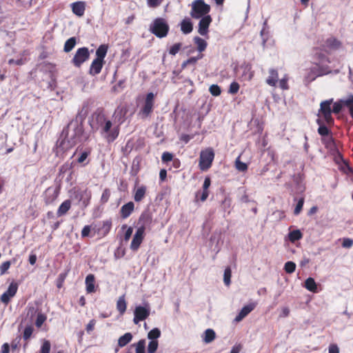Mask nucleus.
Returning a JSON list of instances; mask_svg holds the SVG:
<instances>
[{
    "label": "nucleus",
    "mask_w": 353,
    "mask_h": 353,
    "mask_svg": "<svg viewBox=\"0 0 353 353\" xmlns=\"http://www.w3.org/2000/svg\"><path fill=\"white\" fill-rule=\"evenodd\" d=\"M91 232V226L85 225L81 230V237L85 238L90 235Z\"/></svg>",
    "instance_id": "62"
},
{
    "label": "nucleus",
    "mask_w": 353,
    "mask_h": 353,
    "mask_svg": "<svg viewBox=\"0 0 353 353\" xmlns=\"http://www.w3.org/2000/svg\"><path fill=\"white\" fill-rule=\"evenodd\" d=\"M112 228L111 220H106L103 222L102 225L98 229V233L103 236H106Z\"/></svg>",
    "instance_id": "27"
},
{
    "label": "nucleus",
    "mask_w": 353,
    "mask_h": 353,
    "mask_svg": "<svg viewBox=\"0 0 353 353\" xmlns=\"http://www.w3.org/2000/svg\"><path fill=\"white\" fill-rule=\"evenodd\" d=\"M194 42L196 45V49L199 52H203L207 48V42L199 37H195L194 38Z\"/></svg>",
    "instance_id": "30"
},
{
    "label": "nucleus",
    "mask_w": 353,
    "mask_h": 353,
    "mask_svg": "<svg viewBox=\"0 0 353 353\" xmlns=\"http://www.w3.org/2000/svg\"><path fill=\"white\" fill-rule=\"evenodd\" d=\"M269 77L266 79V83L270 86L275 87L279 81V73L275 69L271 68L269 70Z\"/></svg>",
    "instance_id": "23"
},
{
    "label": "nucleus",
    "mask_w": 353,
    "mask_h": 353,
    "mask_svg": "<svg viewBox=\"0 0 353 353\" xmlns=\"http://www.w3.org/2000/svg\"><path fill=\"white\" fill-rule=\"evenodd\" d=\"M182 43H174L173 46H172L169 50V53L171 55H175L176 54L179 50L181 49Z\"/></svg>",
    "instance_id": "49"
},
{
    "label": "nucleus",
    "mask_w": 353,
    "mask_h": 353,
    "mask_svg": "<svg viewBox=\"0 0 353 353\" xmlns=\"http://www.w3.org/2000/svg\"><path fill=\"white\" fill-rule=\"evenodd\" d=\"M71 205H72V203L70 199H67V200L64 201L60 205V206L59 207V208L57 210V216H61L65 214L70 209Z\"/></svg>",
    "instance_id": "24"
},
{
    "label": "nucleus",
    "mask_w": 353,
    "mask_h": 353,
    "mask_svg": "<svg viewBox=\"0 0 353 353\" xmlns=\"http://www.w3.org/2000/svg\"><path fill=\"white\" fill-rule=\"evenodd\" d=\"M285 271L288 274L293 273L296 270V264L292 261H288L284 265Z\"/></svg>",
    "instance_id": "41"
},
{
    "label": "nucleus",
    "mask_w": 353,
    "mask_h": 353,
    "mask_svg": "<svg viewBox=\"0 0 353 353\" xmlns=\"http://www.w3.org/2000/svg\"><path fill=\"white\" fill-rule=\"evenodd\" d=\"M110 197V190L108 188H105L101 195V202L102 203H105L109 201Z\"/></svg>",
    "instance_id": "52"
},
{
    "label": "nucleus",
    "mask_w": 353,
    "mask_h": 353,
    "mask_svg": "<svg viewBox=\"0 0 353 353\" xmlns=\"http://www.w3.org/2000/svg\"><path fill=\"white\" fill-rule=\"evenodd\" d=\"M239 84L236 81H233L230 85L228 92L231 94H235L239 92Z\"/></svg>",
    "instance_id": "47"
},
{
    "label": "nucleus",
    "mask_w": 353,
    "mask_h": 353,
    "mask_svg": "<svg viewBox=\"0 0 353 353\" xmlns=\"http://www.w3.org/2000/svg\"><path fill=\"white\" fill-rule=\"evenodd\" d=\"M104 64V61L94 59L90 67L89 74L92 76H95L99 74L102 70Z\"/></svg>",
    "instance_id": "19"
},
{
    "label": "nucleus",
    "mask_w": 353,
    "mask_h": 353,
    "mask_svg": "<svg viewBox=\"0 0 353 353\" xmlns=\"http://www.w3.org/2000/svg\"><path fill=\"white\" fill-rule=\"evenodd\" d=\"M83 119L77 114L67 125L63 132H65V139L68 143V148H72L81 142L84 139Z\"/></svg>",
    "instance_id": "2"
},
{
    "label": "nucleus",
    "mask_w": 353,
    "mask_h": 353,
    "mask_svg": "<svg viewBox=\"0 0 353 353\" xmlns=\"http://www.w3.org/2000/svg\"><path fill=\"white\" fill-rule=\"evenodd\" d=\"M90 125L92 130H99L101 136L108 142L112 143L119 135V124L114 125L103 110H96L91 117Z\"/></svg>",
    "instance_id": "1"
},
{
    "label": "nucleus",
    "mask_w": 353,
    "mask_h": 353,
    "mask_svg": "<svg viewBox=\"0 0 353 353\" xmlns=\"http://www.w3.org/2000/svg\"><path fill=\"white\" fill-rule=\"evenodd\" d=\"M303 204H304V198L301 197L298 201L296 205L294 208V214L295 215H298L300 214V212H301V210L303 209Z\"/></svg>",
    "instance_id": "51"
},
{
    "label": "nucleus",
    "mask_w": 353,
    "mask_h": 353,
    "mask_svg": "<svg viewBox=\"0 0 353 353\" xmlns=\"http://www.w3.org/2000/svg\"><path fill=\"white\" fill-rule=\"evenodd\" d=\"M59 190L57 188L49 187L43 194V201L46 205L52 204L58 197Z\"/></svg>",
    "instance_id": "13"
},
{
    "label": "nucleus",
    "mask_w": 353,
    "mask_h": 353,
    "mask_svg": "<svg viewBox=\"0 0 353 353\" xmlns=\"http://www.w3.org/2000/svg\"><path fill=\"white\" fill-rule=\"evenodd\" d=\"M343 105H344V104L343 103L342 99L334 103L332 112L334 114H339L341 111Z\"/></svg>",
    "instance_id": "50"
},
{
    "label": "nucleus",
    "mask_w": 353,
    "mask_h": 353,
    "mask_svg": "<svg viewBox=\"0 0 353 353\" xmlns=\"http://www.w3.org/2000/svg\"><path fill=\"white\" fill-rule=\"evenodd\" d=\"M209 91H210V94L214 97H218L221 93V88L218 85H216V84H213V85H210L209 88Z\"/></svg>",
    "instance_id": "42"
},
{
    "label": "nucleus",
    "mask_w": 353,
    "mask_h": 353,
    "mask_svg": "<svg viewBox=\"0 0 353 353\" xmlns=\"http://www.w3.org/2000/svg\"><path fill=\"white\" fill-rule=\"evenodd\" d=\"M95 325H96V320L95 319L90 320L85 327L87 333L90 334L94 330Z\"/></svg>",
    "instance_id": "59"
},
{
    "label": "nucleus",
    "mask_w": 353,
    "mask_h": 353,
    "mask_svg": "<svg viewBox=\"0 0 353 353\" xmlns=\"http://www.w3.org/2000/svg\"><path fill=\"white\" fill-rule=\"evenodd\" d=\"M257 305L256 302H251L244 305L239 313L235 317V321L239 322L248 316Z\"/></svg>",
    "instance_id": "16"
},
{
    "label": "nucleus",
    "mask_w": 353,
    "mask_h": 353,
    "mask_svg": "<svg viewBox=\"0 0 353 353\" xmlns=\"http://www.w3.org/2000/svg\"><path fill=\"white\" fill-rule=\"evenodd\" d=\"M210 6L203 0H194L191 5L190 16L193 19H200L202 17L209 15Z\"/></svg>",
    "instance_id": "7"
},
{
    "label": "nucleus",
    "mask_w": 353,
    "mask_h": 353,
    "mask_svg": "<svg viewBox=\"0 0 353 353\" xmlns=\"http://www.w3.org/2000/svg\"><path fill=\"white\" fill-rule=\"evenodd\" d=\"M180 27L181 32L188 34L192 32L193 30V24L190 18L185 17L180 23Z\"/></svg>",
    "instance_id": "21"
},
{
    "label": "nucleus",
    "mask_w": 353,
    "mask_h": 353,
    "mask_svg": "<svg viewBox=\"0 0 353 353\" xmlns=\"http://www.w3.org/2000/svg\"><path fill=\"white\" fill-rule=\"evenodd\" d=\"M333 103V99L323 101L320 103V108L317 116L319 118L323 117L325 123L332 126L334 125V120L332 116V109H331V105Z\"/></svg>",
    "instance_id": "6"
},
{
    "label": "nucleus",
    "mask_w": 353,
    "mask_h": 353,
    "mask_svg": "<svg viewBox=\"0 0 353 353\" xmlns=\"http://www.w3.org/2000/svg\"><path fill=\"white\" fill-rule=\"evenodd\" d=\"M50 343L48 341H45L41 347L40 353H50Z\"/></svg>",
    "instance_id": "55"
},
{
    "label": "nucleus",
    "mask_w": 353,
    "mask_h": 353,
    "mask_svg": "<svg viewBox=\"0 0 353 353\" xmlns=\"http://www.w3.org/2000/svg\"><path fill=\"white\" fill-rule=\"evenodd\" d=\"M161 159L163 162L171 161L173 159V154L168 152H165L163 153Z\"/></svg>",
    "instance_id": "61"
},
{
    "label": "nucleus",
    "mask_w": 353,
    "mask_h": 353,
    "mask_svg": "<svg viewBox=\"0 0 353 353\" xmlns=\"http://www.w3.org/2000/svg\"><path fill=\"white\" fill-rule=\"evenodd\" d=\"M145 230V224L139 226L137 228V230L132 238L131 244H130V249L132 250L137 251L139 248V247L144 239Z\"/></svg>",
    "instance_id": "10"
},
{
    "label": "nucleus",
    "mask_w": 353,
    "mask_h": 353,
    "mask_svg": "<svg viewBox=\"0 0 353 353\" xmlns=\"http://www.w3.org/2000/svg\"><path fill=\"white\" fill-rule=\"evenodd\" d=\"M342 46L341 42L335 37H330L327 39L324 43L321 46L319 50L329 52L332 50L339 49Z\"/></svg>",
    "instance_id": "11"
},
{
    "label": "nucleus",
    "mask_w": 353,
    "mask_h": 353,
    "mask_svg": "<svg viewBox=\"0 0 353 353\" xmlns=\"http://www.w3.org/2000/svg\"><path fill=\"white\" fill-rule=\"evenodd\" d=\"M303 238V234L299 230H294L289 232L288 239L291 243H294Z\"/></svg>",
    "instance_id": "31"
},
{
    "label": "nucleus",
    "mask_w": 353,
    "mask_h": 353,
    "mask_svg": "<svg viewBox=\"0 0 353 353\" xmlns=\"http://www.w3.org/2000/svg\"><path fill=\"white\" fill-rule=\"evenodd\" d=\"M85 283L87 293L95 292V277L94 274H89L85 278Z\"/></svg>",
    "instance_id": "22"
},
{
    "label": "nucleus",
    "mask_w": 353,
    "mask_h": 353,
    "mask_svg": "<svg viewBox=\"0 0 353 353\" xmlns=\"http://www.w3.org/2000/svg\"><path fill=\"white\" fill-rule=\"evenodd\" d=\"M159 343L157 341H150L148 345V353H155L158 348Z\"/></svg>",
    "instance_id": "46"
},
{
    "label": "nucleus",
    "mask_w": 353,
    "mask_h": 353,
    "mask_svg": "<svg viewBox=\"0 0 353 353\" xmlns=\"http://www.w3.org/2000/svg\"><path fill=\"white\" fill-rule=\"evenodd\" d=\"M231 269L230 267H228L225 269L224 274H223V281L226 285H229L230 284V278H231Z\"/></svg>",
    "instance_id": "45"
},
{
    "label": "nucleus",
    "mask_w": 353,
    "mask_h": 353,
    "mask_svg": "<svg viewBox=\"0 0 353 353\" xmlns=\"http://www.w3.org/2000/svg\"><path fill=\"white\" fill-rule=\"evenodd\" d=\"M242 73L240 79L242 81H250L253 77L254 72L252 69V65L250 63H244L240 66Z\"/></svg>",
    "instance_id": "17"
},
{
    "label": "nucleus",
    "mask_w": 353,
    "mask_h": 353,
    "mask_svg": "<svg viewBox=\"0 0 353 353\" xmlns=\"http://www.w3.org/2000/svg\"><path fill=\"white\" fill-rule=\"evenodd\" d=\"M161 336V331L159 328H153L148 334V338L151 341H157Z\"/></svg>",
    "instance_id": "39"
},
{
    "label": "nucleus",
    "mask_w": 353,
    "mask_h": 353,
    "mask_svg": "<svg viewBox=\"0 0 353 353\" xmlns=\"http://www.w3.org/2000/svg\"><path fill=\"white\" fill-rule=\"evenodd\" d=\"M77 43V39L75 37H70L68 39L64 44L63 50L65 52H70L75 46Z\"/></svg>",
    "instance_id": "36"
},
{
    "label": "nucleus",
    "mask_w": 353,
    "mask_h": 353,
    "mask_svg": "<svg viewBox=\"0 0 353 353\" xmlns=\"http://www.w3.org/2000/svg\"><path fill=\"white\" fill-rule=\"evenodd\" d=\"M147 188L145 185H141L137 188L134 194V199L136 202L141 201L145 197Z\"/></svg>",
    "instance_id": "26"
},
{
    "label": "nucleus",
    "mask_w": 353,
    "mask_h": 353,
    "mask_svg": "<svg viewBox=\"0 0 353 353\" xmlns=\"http://www.w3.org/2000/svg\"><path fill=\"white\" fill-rule=\"evenodd\" d=\"M327 149L331 154L337 152L339 151L338 145L336 141L332 143V144L330 143L329 145L326 146L325 148Z\"/></svg>",
    "instance_id": "60"
},
{
    "label": "nucleus",
    "mask_w": 353,
    "mask_h": 353,
    "mask_svg": "<svg viewBox=\"0 0 353 353\" xmlns=\"http://www.w3.org/2000/svg\"><path fill=\"white\" fill-rule=\"evenodd\" d=\"M150 31L158 38L165 37L170 30V26L164 18L158 17L150 25Z\"/></svg>",
    "instance_id": "4"
},
{
    "label": "nucleus",
    "mask_w": 353,
    "mask_h": 353,
    "mask_svg": "<svg viewBox=\"0 0 353 353\" xmlns=\"http://www.w3.org/2000/svg\"><path fill=\"white\" fill-rule=\"evenodd\" d=\"M288 78L287 77H284L281 80H279V87L284 90L289 89V85L288 83Z\"/></svg>",
    "instance_id": "56"
},
{
    "label": "nucleus",
    "mask_w": 353,
    "mask_h": 353,
    "mask_svg": "<svg viewBox=\"0 0 353 353\" xmlns=\"http://www.w3.org/2000/svg\"><path fill=\"white\" fill-rule=\"evenodd\" d=\"M321 141L325 148L326 146L329 145L330 143L332 144L335 141L333 137L332 136V134L328 136L323 137Z\"/></svg>",
    "instance_id": "57"
},
{
    "label": "nucleus",
    "mask_w": 353,
    "mask_h": 353,
    "mask_svg": "<svg viewBox=\"0 0 353 353\" xmlns=\"http://www.w3.org/2000/svg\"><path fill=\"white\" fill-rule=\"evenodd\" d=\"M316 62L314 63L315 67L312 68V72L316 74L317 77L323 76L332 72L331 68L327 64L330 63V59L322 52H317L314 55Z\"/></svg>",
    "instance_id": "3"
},
{
    "label": "nucleus",
    "mask_w": 353,
    "mask_h": 353,
    "mask_svg": "<svg viewBox=\"0 0 353 353\" xmlns=\"http://www.w3.org/2000/svg\"><path fill=\"white\" fill-rule=\"evenodd\" d=\"M127 307L126 301L125 299V296L123 295L120 296L117 302V309L119 312L121 314L125 313Z\"/></svg>",
    "instance_id": "32"
},
{
    "label": "nucleus",
    "mask_w": 353,
    "mask_h": 353,
    "mask_svg": "<svg viewBox=\"0 0 353 353\" xmlns=\"http://www.w3.org/2000/svg\"><path fill=\"white\" fill-rule=\"evenodd\" d=\"M145 341L141 339L136 344V353H145Z\"/></svg>",
    "instance_id": "44"
},
{
    "label": "nucleus",
    "mask_w": 353,
    "mask_h": 353,
    "mask_svg": "<svg viewBox=\"0 0 353 353\" xmlns=\"http://www.w3.org/2000/svg\"><path fill=\"white\" fill-rule=\"evenodd\" d=\"M304 286L307 290L312 292H316L317 290L316 282L312 277H309L305 280Z\"/></svg>",
    "instance_id": "34"
},
{
    "label": "nucleus",
    "mask_w": 353,
    "mask_h": 353,
    "mask_svg": "<svg viewBox=\"0 0 353 353\" xmlns=\"http://www.w3.org/2000/svg\"><path fill=\"white\" fill-rule=\"evenodd\" d=\"M332 155L334 156V160L338 164L341 163L343 161V156L339 150L337 151V152L332 154Z\"/></svg>",
    "instance_id": "63"
},
{
    "label": "nucleus",
    "mask_w": 353,
    "mask_h": 353,
    "mask_svg": "<svg viewBox=\"0 0 353 353\" xmlns=\"http://www.w3.org/2000/svg\"><path fill=\"white\" fill-rule=\"evenodd\" d=\"M155 103V95L153 92H148L141 105L138 115L141 119L150 117L153 112Z\"/></svg>",
    "instance_id": "5"
},
{
    "label": "nucleus",
    "mask_w": 353,
    "mask_h": 353,
    "mask_svg": "<svg viewBox=\"0 0 353 353\" xmlns=\"http://www.w3.org/2000/svg\"><path fill=\"white\" fill-rule=\"evenodd\" d=\"M108 50V46L105 44H102L97 49L95 59L104 61V58L106 56Z\"/></svg>",
    "instance_id": "28"
},
{
    "label": "nucleus",
    "mask_w": 353,
    "mask_h": 353,
    "mask_svg": "<svg viewBox=\"0 0 353 353\" xmlns=\"http://www.w3.org/2000/svg\"><path fill=\"white\" fill-rule=\"evenodd\" d=\"M232 204V199L230 196H225L224 199L223 200L221 203V205L224 210H226L228 209H230Z\"/></svg>",
    "instance_id": "54"
},
{
    "label": "nucleus",
    "mask_w": 353,
    "mask_h": 353,
    "mask_svg": "<svg viewBox=\"0 0 353 353\" xmlns=\"http://www.w3.org/2000/svg\"><path fill=\"white\" fill-rule=\"evenodd\" d=\"M235 168L239 172H246L248 166L245 163L241 161L240 156H239L235 160Z\"/></svg>",
    "instance_id": "38"
},
{
    "label": "nucleus",
    "mask_w": 353,
    "mask_h": 353,
    "mask_svg": "<svg viewBox=\"0 0 353 353\" xmlns=\"http://www.w3.org/2000/svg\"><path fill=\"white\" fill-rule=\"evenodd\" d=\"M132 334L130 332H127L123 336H120L118 340V346L123 347L128 344L132 339Z\"/></svg>",
    "instance_id": "29"
},
{
    "label": "nucleus",
    "mask_w": 353,
    "mask_h": 353,
    "mask_svg": "<svg viewBox=\"0 0 353 353\" xmlns=\"http://www.w3.org/2000/svg\"><path fill=\"white\" fill-rule=\"evenodd\" d=\"M162 1L163 0H147V3L149 7L156 8L158 7Z\"/></svg>",
    "instance_id": "64"
},
{
    "label": "nucleus",
    "mask_w": 353,
    "mask_h": 353,
    "mask_svg": "<svg viewBox=\"0 0 353 353\" xmlns=\"http://www.w3.org/2000/svg\"><path fill=\"white\" fill-rule=\"evenodd\" d=\"M214 159V152L212 148H208L200 153L199 167L201 171H207L212 164Z\"/></svg>",
    "instance_id": "8"
},
{
    "label": "nucleus",
    "mask_w": 353,
    "mask_h": 353,
    "mask_svg": "<svg viewBox=\"0 0 353 353\" xmlns=\"http://www.w3.org/2000/svg\"><path fill=\"white\" fill-rule=\"evenodd\" d=\"M203 57V54L200 53L197 57H192L183 61L181 64L182 69H184L188 65H195L198 60L202 59Z\"/></svg>",
    "instance_id": "37"
},
{
    "label": "nucleus",
    "mask_w": 353,
    "mask_h": 353,
    "mask_svg": "<svg viewBox=\"0 0 353 353\" xmlns=\"http://www.w3.org/2000/svg\"><path fill=\"white\" fill-rule=\"evenodd\" d=\"M70 7L72 12L80 17L85 13L86 3L82 1H76L71 3Z\"/></svg>",
    "instance_id": "18"
},
{
    "label": "nucleus",
    "mask_w": 353,
    "mask_h": 353,
    "mask_svg": "<svg viewBox=\"0 0 353 353\" xmlns=\"http://www.w3.org/2000/svg\"><path fill=\"white\" fill-rule=\"evenodd\" d=\"M89 57L90 52L88 48L86 47H82L76 51L71 62L74 66L79 68L85 61L89 59Z\"/></svg>",
    "instance_id": "9"
},
{
    "label": "nucleus",
    "mask_w": 353,
    "mask_h": 353,
    "mask_svg": "<svg viewBox=\"0 0 353 353\" xmlns=\"http://www.w3.org/2000/svg\"><path fill=\"white\" fill-rule=\"evenodd\" d=\"M68 270L65 272H63L59 274L57 281V287L58 288H61L63 286V283L68 276Z\"/></svg>",
    "instance_id": "48"
},
{
    "label": "nucleus",
    "mask_w": 353,
    "mask_h": 353,
    "mask_svg": "<svg viewBox=\"0 0 353 353\" xmlns=\"http://www.w3.org/2000/svg\"><path fill=\"white\" fill-rule=\"evenodd\" d=\"M316 123L319 125L318 133L323 137L332 134L331 130L324 124L321 119H316Z\"/></svg>",
    "instance_id": "25"
},
{
    "label": "nucleus",
    "mask_w": 353,
    "mask_h": 353,
    "mask_svg": "<svg viewBox=\"0 0 353 353\" xmlns=\"http://www.w3.org/2000/svg\"><path fill=\"white\" fill-rule=\"evenodd\" d=\"M212 21V19L210 15H207L201 17V19L199 22L198 27V32L202 35L205 36L208 33L209 26Z\"/></svg>",
    "instance_id": "15"
},
{
    "label": "nucleus",
    "mask_w": 353,
    "mask_h": 353,
    "mask_svg": "<svg viewBox=\"0 0 353 353\" xmlns=\"http://www.w3.org/2000/svg\"><path fill=\"white\" fill-rule=\"evenodd\" d=\"M10 265H11V263H10V261H9L3 262L0 265V272H1V274H5L7 272V270L10 268Z\"/></svg>",
    "instance_id": "58"
},
{
    "label": "nucleus",
    "mask_w": 353,
    "mask_h": 353,
    "mask_svg": "<svg viewBox=\"0 0 353 353\" xmlns=\"http://www.w3.org/2000/svg\"><path fill=\"white\" fill-rule=\"evenodd\" d=\"M46 316L44 314L39 313L37 316V319L35 321V325L37 327H41L43 323L46 321Z\"/></svg>",
    "instance_id": "43"
},
{
    "label": "nucleus",
    "mask_w": 353,
    "mask_h": 353,
    "mask_svg": "<svg viewBox=\"0 0 353 353\" xmlns=\"http://www.w3.org/2000/svg\"><path fill=\"white\" fill-rule=\"evenodd\" d=\"M344 106H346L349 108V112H350V108L353 107V94H350L345 99H342Z\"/></svg>",
    "instance_id": "53"
},
{
    "label": "nucleus",
    "mask_w": 353,
    "mask_h": 353,
    "mask_svg": "<svg viewBox=\"0 0 353 353\" xmlns=\"http://www.w3.org/2000/svg\"><path fill=\"white\" fill-rule=\"evenodd\" d=\"M134 204L132 201H130L125 205H123L120 210V214L121 218L126 219L128 218L132 212L134 211Z\"/></svg>",
    "instance_id": "20"
},
{
    "label": "nucleus",
    "mask_w": 353,
    "mask_h": 353,
    "mask_svg": "<svg viewBox=\"0 0 353 353\" xmlns=\"http://www.w3.org/2000/svg\"><path fill=\"white\" fill-rule=\"evenodd\" d=\"M126 114V110L123 108H118L114 111V115L115 116V118L117 119L119 125L123 123L125 121V116Z\"/></svg>",
    "instance_id": "33"
},
{
    "label": "nucleus",
    "mask_w": 353,
    "mask_h": 353,
    "mask_svg": "<svg viewBox=\"0 0 353 353\" xmlns=\"http://www.w3.org/2000/svg\"><path fill=\"white\" fill-rule=\"evenodd\" d=\"M17 290L18 283L12 281L8 286V290L1 296V301L5 305H8L10 303L11 299L14 297L17 294Z\"/></svg>",
    "instance_id": "12"
},
{
    "label": "nucleus",
    "mask_w": 353,
    "mask_h": 353,
    "mask_svg": "<svg viewBox=\"0 0 353 353\" xmlns=\"http://www.w3.org/2000/svg\"><path fill=\"white\" fill-rule=\"evenodd\" d=\"M33 330L34 329L32 325L26 326L23 332V339L25 341H28L31 337Z\"/></svg>",
    "instance_id": "40"
},
{
    "label": "nucleus",
    "mask_w": 353,
    "mask_h": 353,
    "mask_svg": "<svg viewBox=\"0 0 353 353\" xmlns=\"http://www.w3.org/2000/svg\"><path fill=\"white\" fill-rule=\"evenodd\" d=\"M134 315L133 321L135 324H138L150 316V309L141 305L137 306L134 310Z\"/></svg>",
    "instance_id": "14"
},
{
    "label": "nucleus",
    "mask_w": 353,
    "mask_h": 353,
    "mask_svg": "<svg viewBox=\"0 0 353 353\" xmlns=\"http://www.w3.org/2000/svg\"><path fill=\"white\" fill-rule=\"evenodd\" d=\"M215 332L212 329H208L204 332L203 341L205 343H210L215 339Z\"/></svg>",
    "instance_id": "35"
}]
</instances>
